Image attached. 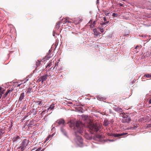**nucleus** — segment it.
<instances>
[{"label": "nucleus", "mask_w": 151, "mask_h": 151, "mask_svg": "<svg viewBox=\"0 0 151 151\" xmlns=\"http://www.w3.org/2000/svg\"><path fill=\"white\" fill-rule=\"evenodd\" d=\"M68 124L71 128L73 127L74 129L75 142L79 146L81 147L83 144V140L79 135L83 133L82 123L80 121H77L76 122L71 121L68 122Z\"/></svg>", "instance_id": "1"}, {"label": "nucleus", "mask_w": 151, "mask_h": 151, "mask_svg": "<svg viewBox=\"0 0 151 151\" xmlns=\"http://www.w3.org/2000/svg\"><path fill=\"white\" fill-rule=\"evenodd\" d=\"M83 125V132L81 134L83 135L85 138L87 140H91L92 139V134H93V132H97L99 130L100 127L96 124L91 123H89L88 125V130L89 131L91 134H89L88 133L83 131L84 125Z\"/></svg>", "instance_id": "2"}, {"label": "nucleus", "mask_w": 151, "mask_h": 151, "mask_svg": "<svg viewBox=\"0 0 151 151\" xmlns=\"http://www.w3.org/2000/svg\"><path fill=\"white\" fill-rule=\"evenodd\" d=\"M122 117L123 119L122 120V122L123 123L126 122L129 123L131 121V119L130 117L125 114H123Z\"/></svg>", "instance_id": "3"}, {"label": "nucleus", "mask_w": 151, "mask_h": 151, "mask_svg": "<svg viewBox=\"0 0 151 151\" xmlns=\"http://www.w3.org/2000/svg\"><path fill=\"white\" fill-rule=\"evenodd\" d=\"M29 144L28 140H27L26 139H24L22 143L20 145L22 146V147L24 148V150H25L27 146Z\"/></svg>", "instance_id": "4"}, {"label": "nucleus", "mask_w": 151, "mask_h": 151, "mask_svg": "<svg viewBox=\"0 0 151 151\" xmlns=\"http://www.w3.org/2000/svg\"><path fill=\"white\" fill-rule=\"evenodd\" d=\"M56 122H57L58 124L56 127H58L61 124L62 125V126L64 127L65 125V120L63 119H60L58 120H57L56 121Z\"/></svg>", "instance_id": "5"}, {"label": "nucleus", "mask_w": 151, "mask_h": 151, "mask_svg": "<svg viewBox=\"0 0 151 151\" xmlns=\"http://www.w3.org/2000/svg\"><path fill=\"white\" fill-rule=\"evenodd\" d=\"M64 127L63 126L61 127L60 128V131L65 136L67 137V132L65 129L64 128Z\"/></svg>", "instance_id": "6"}, {"label": "nucleus", "mask_w": 151, "mask_h": 151, "mask_svg": "<svg viewBox=\"0 0 151 151\" xmlns=\"http://www.w3.org/2000/svg\"><path fill=\"white\" fill-rule=\"evenodd\" d=\"M113 109L115 111H116L122 112L123 111V110L121 108H119L118 107H117L116 106H115L114 107H113Z\"/></svg>", "instance_id": "7"}, {"label": "nucleus", "mask_w": 151, "mask_h": 151, "mask_svg": "<svg viewBox=\"0 0 151 151\" xmlns=\"http://www.w3.org/2000/svg\"><path fill=\"white\" fill-rule=\"evenodd\" d=\"M20 137L19 136H15L13 138V140L14 142L16 143L19 141Z\"/></svg>", "instance_id": "8"}, {"label": "nucleus", "mask_w": 151, "mask_h": 151, "mask_svg": "<svg viewBox=\"0 0 151 151\" xmlns=\"http://www.w3.org/2000/svg\"><path fill=\"white\" fill-rule=\"evenodd\" d=\"M13 90L14 89L13 88H11L10 89H8L7 90L6 92L5 93V94L4 95V98L6 97L7 96L8 94L9 93L12 92Z\"/></svg>", "instance_id": "9"}, {"label": "nucleus", "mask_w": 151, "mask_h": 151, "mask_svg": "<svg viewBox=\"0 0 151 151\" xmlns=\"http://www.w3.org/2000/svg\"><path fill=\"white\" fill-rule=\"evenodd\" d=\"M24 92H22L20 94L18 101H21L24 99Z\"/></svg>", "instance_id": "10"}, {"label": "nucleus", "mask_w": 151, "mask_h": 151, "mask_svg": "<svg viewBox=\"0 0 151 151\" xmlns=\"http://www.w3.org/2000/svg\"><path fill=\"white\" fill-rule=\"evenodd\" d=\"M104 125L105 127H107L108 126L109 124V122L108 120H105L104 121Z\"/></svg>", "instance_id": "11"}, {"label": "nucleus", "mask_w": 151, "mask_h": 151, "mask_svg": "<svg viewBox=\"0 0 151 151\" xmlns=\"http://www.w3.org/2000/svg\"><path fill=\"white\" fill-rule=\"evenodd\" d=\"M47 79V78H46V77L44 76V75L42 76L40 78V80L39 81H42V83L44 81H45Z\"/></svg>", "instance_id": "12"}, {"label": "nucleus", "mask_w": 151, "mask_h": 151, "mask_svg": "<svg viewBox=\"0 0 151 151\" xmlns=\"http://www.w3.org/2000/svg\"><path fill=\"white\" fill-rule=\"evenodd\" d=\"M31 113L33 114V115H35L37 113V111L35 109H32L30 111Z\"/></svg>", "instance_id": "13"}, {"label": "nucleus", "mask_w": 151, "mask_h": 151, "mask_svg": "<svg viewBox=\"0 0 151 151\" xmlns=\"http://www.w3.org/2000/svg\"><path fill=\"white\" fill-rule=\"evenodd\" d=\"M97 138L99 139H101L102 138L101 135H99L98 134H95V135L94 137L93 138L94 139L95 138Z\"/></svg>", "instance_id": "14"}, {"label": "nucleus", "mask_w": 151, "mask_h": 151, "mask_svg": "<svg viewBox=\"0 0 151 151\" xmlns=\"http://www.w3.org/2000/svg\"><path fill=\"white\" fill-rule=\"evenodd\" d=\"M63 22L62 21H60L57 22L56 25V28L58 29H59L60 27V25L61 23H62Z\"/></svg>", "instance_id": "15"}, {"label": "nucleus", "mask_w": 151, "mask_h": 151, "mask_svg": "<svg viewBox=\"0 0 151 151\" xmlns=\"http://www.w3.org/2000/svg\"><path fill=\"white\" fill-rule=\"evenodd\" d=\"M117 133H108V135L109 136L114 137H117V135H116Z\"/></svg>", "instance_id": "16"}, {"label": "nucleus", "mask_w": 151, "mask_h": 151, "mask_svg": "<svg viewBox=\"0 0 151 151\" xmlns=\"http://www.w3.org/2000/svg\"><path fill=\"white\" fill-rule=\"evenodd\" d=\"M93 31L94 32V35L95 36H98L99 35V33L97 32V29L96 28L94 29H93Z\"/></svg>", "instance_id": "17"}, {"label": "nucleus", "mask_w": 151, "mask_h": 151, "mask_svg": "<svg viewBox=\"0 0 151 151\" xmlns=\"http://www.w3.org/2000/svg\"><path fill=\"white\" fill-rule=\"evenodd\" d=\"M127 134V133H121V134H117L116 135H117V137H119L122 136H123L125 135H126Z\"/></svg>", "instance_id": "18"}, {"label": "nucleus", "mask_w": 151, "mask_h": 151, "mask_svg": "<svg viewBox=\"0 0 151 151\" xmlns=\"http://www.w3.org/2000/svg\"><path fill=\"white\" fill-rule=\"evenodd\" d=\"M96 98L97 99L99 100L100 101L101 100H103L104 99V98L103 97H102L101 96H97L96 97Z\"/></svg>", "instance_id": "19"}, {"label": "nucleus", "mask_w": 151, "mask_h": 151, "mask_svg": "<svg viewBox=\"0 0 151 151\" xmlns=\"http://www.w3.org/2000/svg\"><path fill=\"white\" fill-rule=\"evenodd\" d=\"M144 77L147 78H151V74L147 73L145 74L144 75Z\"/></svg>", "instance_id": "20"}, {"label": "nucleus", "mask_w": 151, "mask_h": 151, "mask_svg": "<svg viewBox=\"0 0 151 151\" xmlns=\"http://www.w3.org/2000/svg\"><path fill=\"white\" fill-rule=\"evenodd\" d=\"M54 105V104L50 105L49 107L47 109V110H49L50 109H51V110H52L55 107Z\"/></svg>", "instance_id": "21"}, {"label": "nucleus", "mask_w": 151, "mask_h": 151, "mask_svg": "<svg viewBox=\"0 0 151 151\" xmlns=\"http://www.w3.org/2000/svg\"><path fill=\"white\" fill-rule=\"evenodd\" d=\"M42 103L43 102H42V101H37L35 102V104L38 105H41Z\"/></svg>", "instance_id": "22"}, {"label": "nucleus", "mask_w": 151, "mask_h": 151, "mask_svg": "<svg viewBox=\"0 0 151 151\" xmlns=\"http://www.w3.org/2000/svg\"><path fill=\"white\" fill-rule=\"evenodd\" d=\"M54 135V134H52V135H48L46 138L45 141H47L49 140V139L51 137H52Z\"/></svg>", "instance_id": "23"}, {"label": "nucleus", "mask_w": 151, "mask_h": 151, "mask_svg": "<svg viewBox=\"0 0 151 151\" xmlns=\"http://www.w3.org/2000/svg\"><path fill=\"white\" fill-rule=\"evenodd\" d=\"M109 22V21H107L106 22H102V23H101L100 25L101 26H104L107 25Z\"/></svg>", "instance_id": "24"}, {"label": "nucleus", "mask_w": 151, "mask_h": 151, "mask_svg": "<svg viewBox=\"0 0 151 151\" xmlns=\"http://www.w3.org/2000/svg\"><path fill=\"white\" fill-rule=\"evenodd\" d=\"M138 126L137 125H136L135 126H134L133 127H131L129 129H130L132 130H133L135 129L136 128H137Z\"/></svg>", "instance_id": "25"}, {"label": "nucleus", "mask_w": 151, "mask_h": 151, "mask_svg": "<svg viewBox=\"0 0 151 151\" xmlns=\"http://www.w3.org/2000/svg\"><path fill=\"white\" fill-rule=\"evenodd\" d=\"M76 20L77 21L76 22L77 23L79 24L82 21L83 19H82L78 18Z\"/></svg>", "instance_id": "26"}, {"label": "nucleus", "mask_w": 151, "mask_h": 151, "mask_svg": "<svg viewBox=\"0 0 151 151\" xmlns=\"http://www.w3.org/2000/svg\"><path fill=\"white\" fill-rule=\"evenodd\" d=\"M118 15V14L117 13H113L112 14V16L114 17H117Z\"/></svg>", "instance_id": "27"}, {"label": "nucleus", "mask_w": 151, "mask_h": 151, "mask_svg": "<svg viewBox=\"0 0 151 151\" xmlns=\"http://www.w3.org/2000/svg\"><path fill=\"white\" fill-rule=\"evenodd\" d=\"M17 149H20L22 151H24V148L22 147V146H21V145L20 146L17 147Z\"/></svg>", "instance_id": "28"}, {"label": "nucleus", "mask_w": 151, "mask_h": 151, "mask_svg": "<svg viewBox=\"0 0 151 151\" xmlns=\"http://www.w3.org/2000/svg\"><path fill=\"white\" fill-rule=\"evenodd\" d=\"M51 65V63H49V64H47V65L46 66V68H47V67H50Z\"/></svg>", "instance_id": "29"}, {"label": "nucleus", "mask_w": 151, "mask_h": 151, "mask_svg": "<svg viewBox=\"0 0 151 151\" xmlns=\"http://www.w3.org/2000/svg\"><path fill=\"white\" fill-rule=\"evenodd\" d=\"M109 141L110 142H114V140L113 139H107L105 141Z\"/></svg>", "instance_id": "30"}, {"label": "nucleus", "mask_w": 151, "mask_h": 151, "mask_svg": "<svg viewBox=\"0 0 151 151\" xmlns=\"http://www.w3.org/2000/svg\"><path fill=\"white\" fill-rule=\"evenodd\" d=\"M2 89V87L0 86V93H3V94L4 93V92L1 91Z\"/></svg>", "instance_id": "31"}, {"label": "nucleus", "mask_w": 151, "mask_h": 151, "mask_svg": "<svg viewBox=\"0 0 151 151\" xmlns=\"http://www.w3.org/2000/svg\"><path fill=\"white\" fill-rule=\"evenodd\" d=\"M68 20L67 19H66L64 20L63 21V24H65L67 22Z\"/></svg>", "instance_id": "32"}, {"label": "nucleus", "mask_w": 151, "mask_h": 151, "mask_svg": "<svg viewBox=\"0 0 151 151\" xmlns=\"http://www.w3.org/2000/svg\"><path fill=\"white\" fill-rule=\"evenodd\" d=\"M100 31L101 32L103 33L104 32L103 29V28L100 29Z\"/></svg>", "instance_id": "33"}, {"label": "nucleus", "mask_w": 151, "mask_h": 151, "mask_svg": "<svg viewBox=\"0 0 151 151\" xmlns=\"http://www.w3.org/2000/svg\"><path fill=\"white\" fill-rule=\"evenodd\" d=\"M41 149V148L40 147V148H38L37 149V150H35V151H39Z\"/></svg>", "instance_id": "34"}, {"label": "nucleus", "mask_w": 151, "mask_h": 151, "mask_svg": "<svg viewBox=\"0 0 151 151\" xmlns=\"http://www.w3.org/2000/svg\"><path fill=\"white\" fill-rule=\"evenodd\" d=\"M2 130H0V134H2V135H3L4 134V132Z\"/></svg>", "instance_id": "35"}, {"label": "nucleus", "mask_w": 151, "mask_h": 151, "mask_svg": "<svg viewBox=\"0 0 151 151\" xmlns=\"http://www.w3.org/2000/svg\"><path fill=\"white\" fill-rule=\"evenodd\" d=\"M95 24H96V21H94L93 22L92 25L94 27V25H95Z\"/></svg>", "instance_id": "36"}, {"label": "nucleus", "mask_w": 151, "mask_h": 151, "mask_svg": "<svg viewBox=\"0 0 151 151\" xmlns=\"http://www.w3.org/2000/svg\"><path fill=\"white\" fill-rule=\"evenodd\" d=\"M55 31H54L53 32V36L54 37H55Z\"/></svg>", "instance_id": "37"}, {"label": "nucleus", "mask_w": 151, "mask_h": 151, "mask_svg": "<svg viewBox=\"0 0 151 151\" xmlns=\"http://www.w3.org/2000/svg\"><path fill=\"white\" fill-rule=\"evenodd\" d=\"M148 127H151V124H148L147 126Z\"/></svg>", "instance_id": "38"}, {"label": "nucleus", "mask_w": 151, "mask_h": 151, "mask_svg": "<svg viewBox=\"0 0 151 151\" xmlns=\"http://www.w3.org/2000/svg\"><path fill=\"white\" fill-rule=\"evenodd\" d=\"M103 20L104 21H106V19L105 17H103Z\"/></svg>", "instance_id": "39"}, {"label": "nucleus", "mask_w": 151, "mask_h": 151, "mask_svg": "<svg viewBox=\"0 0 151 151\" xmlns=\"http://www.w3.org/2000/svg\"><path fill=\"white\" fill-rule=\"evenodd\" d=\"M55 68V66L54 67H52L51 68H50V69H52V70H53L54 69V68Z\"/></svg>", "instance_id": "40"}, {"label": "nucleus", "mask_w": 151, "mask_h": 151, "mask_svg": "<svg viewBox=\"0 0 151 151\" xmlns=\"http://www.w3.org/2000/svg\"><path fill=\"white\" fill-rule=\"evenodd\" d=\"M2 94H3V93H0V99L1 98Z\"/></svg>", "instance_id": "41"}, {"label": "nucleus", "mask_w": 151, "mask_h": 151, "mask_svg": "<svg viewBox=\"0 0 151 151\" xmlns=\"http://www.w3.org/2000/svg\"><path fill=\"white\" fill-rule=\"evenodd\" d=\"M48 75L47 74H45L44 76L46 77V78H47V77L48 76Z\"/></svg>", "instance_id": "42"}, {"label": "nucleus", "mask_w": 151, "mask_h": 151, "mask_svg": "<svg viewBox=\"0 0 151 151\" xmlns=\"http://www.w3.org/2000/svg\"><path fill=\"white\" fill-rule=\"evenodd\" d=\"M84 117H85V120H86V117H88V116H84Z\"/></svg>", "instance_id": "43"}, {"label": "nucleus", "mask_w": 151, "mask_h": 151, "mask_svg": "<svg viewBox=\"0 0 151 151\" xmlns=\"http://www.w3.org/2000/svg\"><path fill=\"white\" fill-rule=\"evenodd\" d=\"M58 63L57 64L55 63V67L56 66H58Z\"/></svg>", "instance_id": "44"}, {"label": "nucleus", "mask_w": 151, "mask_h": 151, "mask_svg": "<svg viewBox=\"0 0 151 151\" xmlns=\"http://www.w3.org/2000/svg\"><path fill=\"white\" fill-rule=\"evenodd\" d=\"M99 0H97V1H96L97 3L98 4L99 3Z\"/></svg>", "instance_id": "45"}, {"label": "nucleus", "mask_w": 151, "mask_h": 151, "mask_svg": "<svg viewBox=\"0 0 151 151\" xmlns=\"http://www.w3.org/2000/svg\"><path fill=\"white\" fill-rule=\"evenodd\" d=\"M138 47V45H137V46H136L135 47V48H135V49H137V47Z\"/></svg>", "instance_id": "46"}, {"label": "nucleus", "mask_w": 151, "mask_h": 151, "mask_svg": "<svg viewBox=\"0 0 151 151\" xmlns=\"http://www.w3.org/2000/svg\"><path fill=\"white\" fill-rule=\"evenodd\" d=\"M2 134H0V137H1L2 136Z\"/></svg>", "instance_id": "47"}, {"label": "nucleus", "mask_w": 151, "mask_h": 151, "mask_svg": "<svg viewBox=\"0 0 151 151\" xmlns=\"http://www.w3.org/2000/svg\"><path fill=\"white\" fill-rule=\"evenodd\" d=\"M67 22L69 23H71V22L70 21H68V20Z\"/></svg>", "instance_id": "48"}, {"label": "nucleus", "mask_w": 151, "mask_h": 151, "mask_svg": "<svg viewBox=\"0 0 151 151\" xmlns=\"http://www.w3.org/2000/svg\"><path fill=\"white\" fill-rule=\"evenodd\" d=\"M120 5L121 6H123V4H121Z\"/></svg>", "instance_id": "49"}, {"label": "nucleus", "mask_w": 151, "mask_h": 151, "mask_svg": "<svg viewBox=\"0 0 151 151\" xmlns=\"http://www.w3.org/2000/svg\"><path fill=\"white\" fill-rule=\"evenodd\" d=\"M20 85H21V84H20L18 85L17 86H20Z\"/></svg>", "instance_id": "50"}, {"label": "nucleus", "mask_w": 151, "mask_h": 151, "mask_svg": "<svg viewBox=\"0 0 151 151\" xmlns=\"http://www.w3.org/2000/svg\"><path fill=\"white\" fill-rule=\"evenodd\" d=\"M108 14H109V13H107V14H106V16H107V15H108Z\"/></svg>", "instance_id": "51"}, {"label": "nucleus", "mask_w": 151, "mask_h": 151, "mask_svg": "<svg viewBox=\"0 0 151 151\" xmlns=\"http://www.w3.org/2000/svg\"><path fill=\"white\" fill-rule=\"evenodd\" d=\"M69 104H72V103L71 102H69Z\"/></svg>", "instance_id": "52"}, {"label": "nucleus", "mask_w": 151, "mask_h": 151, "mask_svg": "<svg viewBox=\"0 0 151 151\" xmlns=\"http://www.w3.org/2000/svg\"><path fill=\"white\" fill-rule=\"evenodd\" d=\"M44 150V149L42 150H41L40 151H43Z\"/></svg>", "instance_id": "53"}, {"label": "nucleus", "mask_w": 151, "mask_h": 151, "mask_svg": "<svg viewBox=\"0 0 151 151\" xmlns=\"http://www.w3.org/2000/svg\"><path fill=\"white\" fill-rule=\"evenodd\" d=\"M134 82H135V81H134H134H133V83H132L133 84V83H134Z\"/></svg>", "instance_id": "54"}, {"label": "nucleus", "mask_w": 151, "mask_h": 151, "mask_svg": "<svg viewBox=\"0 0 151 151\" xmlns=\"http://www.w3.org/2000/svg\"><path fill=\"white\" fill-rule=\"evenodd\" d=\"M12 124L11 125V127H12Z\"/></svg>", "instance_id": "55"}, {"label": "nucleus", "mask_w": 151, "mask_h": 151, "mask_svg": "<svg viewBox=\"0 0 151 151\" xmlns=\"http://www.w3.org/2000/svg\"><path fill=\"white\" fill-rule=\"evenodd\" d=\"M50 51H50V50H49V52H50Z\"/></svg>", "instance_id": "56"}, {"label": "nucleus", "mask_w": 151, "mask_h": 151, "mask_svg": "<svg viewBox=\"0 0 151 151\" xmlns=\"http://www.w3.org/2000/svg\"><path fill=\"white\" fill-rule=\"evenodd\" d=\"M129 35V34H127V35Z\"/></svg>", "instance_id": "57"}, {"label": "nucleus", "mask_w": 151, "mask_h": 151, "mask_svg": "<svg viewBox=\"0 0 151 151\" xmlns=\"http://www.w3.org/2000/svg\"><path fill=\"white\" fill-rule=\"evenodd\" d=\"M31 121H30V123H31Z\"/></svg>", "instance_id": "58"}]
</instances>
